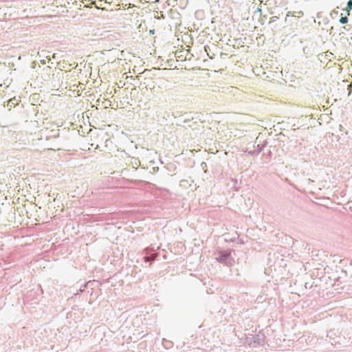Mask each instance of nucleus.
<instances>
[{
	"mask_svg": "<svg viewBox=\"0 0 352 352\" xmlns=\"http://www.w3.org/2000/svg\"><path fill=\"white\" fill-rule=\"evenodd\" d=\"M216 260L219 263L227 266H231L233 263V258L230 252H219L218 256L216 257Z\"/></svg>",
	"mask_w": 352,
	"mask_h": 352,
	"instance_id": "obj_1",
	"label": "nucleus"
},
{
	"mask_svg": "<svg viewBox=\"0 0 352 352\" xmlns=\"http://www.w3.org/2000/svg\"><path fill=\"white\" fill-rule=\"evenodd\" d=\"M264 338L263 334H250L247 337V342L250 346L256 347L264 342Z\"/></svg>",
	"mask_w": 352,
	"mask_h": 352,
	"instance_id": "obj_2",
	"label": "nucleus"
},
{
	"mask_svg": "<svg viewBox=\"0 0 352 352\" xmlns=\"http://www.w3.org/2000/svg\"><path fill=\"white\" fill-rule=\"evenodd\" d=\"M144 251L146 254V256H144L145 262H152L154 260H155V258L157 256V253L151 254V248H146L144 250Z\"/></svg>",
	"mask_w": 352,
	"mask_h": 352,
	"instance_id": "obj_3",
	"label": "nucleus"
},
{
	"mask_svg": "<svg viewBox=\"0 0 352 352\" xmlns=\"http://www.w3.org/2000/svg\"><path fill=\"white\" fill-rule=\"evenodd\" d=\"M255 143L257 144L256 150H261V152L265 148V147L267 144V140H261V138L260 136L256 138Z\"/></svg>",
	"mask_w": 352,
	"mask_h": 352,
	"instance_id": "obj_4",
	"label": "nucleus"
},
{
	"mask_svg": "<svg viewBox=\"0 0 352 352\" xmlns=\"http://www.w3.org/2000/svg\"><path fill=\"white\" fill-rule=\"evenodd\" d=\"M263 157L267 160V161H269L271 157H272V151L270 149L267 150V151L266 153H264L263 154Z\"/></svg>",
	"mask_w": 352,
	"mask_h": 352,
	"instance_id": "obj_5",
	"label": "nucleus"
},
{
	"mask_svg": "<svg viewBox=\"0 0 352 352\" xmlns=\"http://www.w3.org/2000/svg\"><path fill=\"white\" fill-rule=\"evenodd\" d=\"M294 13L297 14L298 17L302 16L303 15V12L302 11L294 12ZM289 16H291V12H287V14L286 15V18ZM292 16H295V14H292Z\"/></svg>",
	"mask_w": 352,
	"mask_h": 352,
	"instance_id": "obj_6",
	"label": "nucleus"
},
{
	"mask_svg": "<svg viewBox=\"0 0 352 352\" xmlns=\"http://www.w3.org/2000/svg\"><path fill=\"white\" fill-rule=\"evenodd\" d=\"M261 153V150L254 149L253 151H248V155H258Z\"/></svg>",
	"mask_w": 352,
	"mask_h": 352,
	"instance_id": "obj_7",
	"label": "nucleus"
},
{
	"mask_svg": "<svg viewBox=\"0 0 352 352\" xmlns=\"http://www.w3.org/2000/svg\"><path fill=\"white\" fill-rule=\"evenodd\" d=\"M348 22V18L346 16H342L340 19V23L341 24H345Z\"/></svg>",
	"mask_w": 352,
	"mask_h": 352,
	"instance_id": "obj_8",
	"label": "nucleus"
},
{
	"mask_svg": "<svg viewBox=\"0 0 352 352\" xmlns=\"http://www.w3.org/2000/svg\"><path fill=\"white\" fill-rule=\"evenodd\" d=\"M347 7L351 10L352 9V0H349L347 3Z\"/></svg>",
	"mask_w": 352,
	"mask_h": 352,
	"instance_id": "obj_9",
	"label": "nucleus"
},
{
	"mask_svg": "<svg viewBox=\"0 0 352 352\" xmlns=\"http://www.w3.org/2000/svg\"><path fill=\"white\" fill-rule=\"evenodd\" d=\"M154 32H155V30H150V33H151V34H154Z\"/></svg>",
	"mask_w": 352,
	"mask_h": 352,
	"instance_id": "obj_10",
	"label": "nucleus"
}]
</instances>
